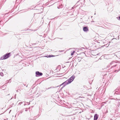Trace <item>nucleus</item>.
I'll use <instances>...</instances> for the list:
<instances>
[{"mask_svg": "<svg viewBox=\"0 0 120 120\" xmlns=\"http://www.w3.org/2000/svg\"><path fill=\"white\" fill-rule=\"evenodd\" d=\"M27 86L26 87H27Z\"/></svg>", "mask_w": 120, "mask_h": 120, "instance_id": "b1692460", "label": "nucleus"}, {"mask_svg": "<svg viewBox=\"0 0 120 120\" xmlns=\"http://www.w3.org/2000/svg\"><path fill=\"white\" fill-rule=\"evenodd\" d=\"M26 105L25 104H24V105Z\"/></svg>", "mask_w": 120, "mask_h": 120, "instance_id": "393cba45", "label": "nucleus"}, {"mask_svg": "<svg viewBox=\"0 0 120 120\" xmlns=\"http://www.w3.org/2000/svg\"><path fill=\"white\" fill-rule=\"evenodd\" d=\"M118 20H120V16H119L116 18Z\"/></svg>", "mask_w": 120, "mask_h": 120, "instance_id": "ddd939ff", "label": "nucleus"}, {"mask_svg": "<svg viewBox=\"0 0 120 120\" xmlns=\"http://www.w3.org/2000/svg\"><path fill=\"white\" fill-rule=\"evenodd\" d=\"M96 14L95 13L94 14L95 15Z\"/></svg>", "mask_w": 120, "mask_h": 120, "instance_id": "5701e85b", "label": "nucleus"}, {"mask_svg": "<svg viewBox=\"0 0 120 120\" xmlns=\"http://www.w3.org/2000/svg\"><path fill=\"white\" fill-rule=\"evenodd\" d=\"M54 88V87H53L51 86L50 87L48 88V89L46 88V90H48L50 88Z\"/></svg>", "mask_w": 120, "mask_h": 120, "instance_id": "f8f14e48", "label": "nucleus"}, {"mask_svg": "<svg viewBox=\"0 0 120 120\" xmlns=\"http://www.w3.org/2000/svg\"><path fill=\"white\" fill-rule=\"evenodd\" d=\"M63 82L64 84V85H63L64 86H65L66 85L69 84L67 80Z\"/></svg>", "mask_w": 120, "mask_h": 120, "instance_id": "6e6552de", "label": "nucleus"}, {"mask_svg": "<svg viewBox=\"0 0 120 120\" xmlns=\"http://www.w3.org/2000/svg\"><path fill=\"white\" fill-rule=\"evenodd\" d=\"M63 73H61V74H58L57 75H63Z\"/></svg>", "mask_w": 120, "mask_h": 120, "instance_id": "4468645a", "label": "nucleus"}, {"mask_svg": "<svg viewBox=\"0 0 120 120\" xmlns=\"http://www.w3.org/2000/svg\"><path fill=\"white\" fill-rule=\"evenodd\" d=\"M55 56H54L53 55H47L46 56H45V57H46L47 58H50L52 57H54Z\"/></svg>", "mask_w": 120, "mask_h": 120, "instance_id": "0eeeda50", "label": "nucleus"}, {"mask_svg": "<svg viewBox=\"0 0 120 120\" xmlns=\"http://www.w3.org/2000/svg\"><path fill=\"white\" fill-rule=\"evenodd\" d=\"M17 92H19V91H20V90H16Z\"/></svg>", "mask_w": 120, "mask_h": 120, "instance_id": "a211bd4d", "label": "nucleus"}, {"mask_svg": "<svg viewBox=\"0 0 120 120\" xmlns=\"http://www.w3.org/2000/svg\"><path fill=\"white\" fill-rule=\"evenodd\" d=\"M27 108L26 109V110H25V111H27Z\"/></svg>", "mask_w": 120, "mask_h": 120, "instance_id": "aec40b11", "label": "nucleus"}, {"mask_svg": "<svg viewBox=\"0 0 120 120\" xmlns=\"http://www.w3.org/2000/svg\"><path fill=\"white\" fill-rule=\"evenodd\" d=\"M64 86H63L62 87H61L60 89L61 90L64 87Z\"/></svg>", "mask_w": 120, "mask_h": 120, "instance_id": "dca6fc26", "label": "nucleus"}, {"mask_svg": "<svg viewBox=\"0 0 120 120\" xmlns=\"http://www.w3.org/2000/svg\"><path fill=\"white\" fill-rule=\"evenodd\" d=\"M120 70V68L119 67V68L118 69H116L115 70V71L114 72H116L117 71V72H118Z\"/></svg>", "mask_w": 120, "mask_h": 120, "instance_id": "9d476101", "label": "nucleus"}, {"mask_svg": "<svg viewBox=\"0 0 120 120\" xmlns=\"http://www.w3.org/2000/svg\"><path fill=\"white\" fill-rule=\"evenodd\" d=\"M46 89H45V90H41V91H42V92H43V91H46Z\"/></svg>", "mask_w": 120, "mask_h": 120, "instance_id": "2eb2a0df", "label": "nucleus"}, {"mask_svg": "<svg viewBox=\"0 0 120 120\" xmlns=\"http://www.w3.org/2000/svg\"><path fill=\"white\" fill-rule=\"evenodd\" d=\"M0 75L2 76H3L4 75L3 73L2 72H1L0 73Z\"/></svg>", "mask_w": 120, "mask_h": 120, "instance_id": "9b49d317", "label": "nucleus"}, {"mask_svg": "<svg viewBox=\"0 0 120 120\" xmlns=\"http://www.w3.org/2000/svg\"><path fill=\"white\" fill-rule=\"evenodd\" d=\"M62 85H64V82L63 83L61 84L60 85V86Z\"/></svg>", "mask_w": 120, "mask_h": 120, "instance_id": "f3484780", "label": "nucleus"}, {"mask_svg": "<svg viewBox=\"0 0 120 120\" xmlns=\"http://www.w3.org/2000/svg\"><path fill=\"white\" fill-rule=\"evenodd\" d=\"M83 31L85 32H87L89 31L88 27L86 26H84L83 27Z\"/></svg>", "mask_w": 120, "mask_h": 120, "instance_id": "20e7f679", "label": "nucleus"}, {"mask_svg": "<svg viewBox=\"0 0 120 120\" xmlns=\"http://www.w3.org/2000/svg\"><path fill=\"white\" fill-rule=\"evenodd\" d=\"M75 51H73L71 53V56H72L74 55V53L75 52Z\"/></svg>", "mask_w": 120, "mask_h": 120, "instance_id": "1a4fd4ad", "label": "nucleus"}, {"mask_svg": "<svg viewBox=\"0 0 120 120\" xmlns=\"http://www.w3.org/2000/svg\"><path fill=\"white\" fill-rule=\"evenodd\" d=\"M116 62H115L114 61H112L110 64L111 65H112V66L111 67L116 66L117 64H116Z\"/></svg>", "mask_w": 120, "mask_h": 120, "instance_id": "39448f33", "label": "nucleus"}, {"mask_svg": "<svg viewBox=\"0 0 120 120\" xmlns=\"http://www.w3.org/2000/svg\"><path fill=\"white\" fill-rule=\"evenodd\" d=\"M28 120H33V119H31L29 118L28 119Z\"/></svg>", "mask_w": 120, "mask_h": 120, "instance_id": "6ab92c4d", "label": "nucleus"}, {"mask_svg": "<svg viewBox=\"0 0 120 120\" xmlns=\"http://www.w3.org/2000/svg\"><path fill=\"white\" fill-rule=\"evenodd\" d=\"M98 118V115L97 114H95L94 116V120H97Z\"/></svg>", "mask_w": 120, "mask_h": 120, "instance_id": "423d86ee", "label": "nucleus"}, {"mask_svg": "<svg viewBox=\"0 0 120 120\" xmlns=\"http://www.w3.org/2000/svg\"><path fill=\"white\" fill-rule=\"evenodd\" d=\"M11 53L10 52L7 53L3 55L2 56L0 57V60H5L8 58L11 55Z\"/></svg>", "mask_w": 120, "mask_h": 120, "instance_id": "f257e3e1", "label": "nucleus"}, {"mask_svg": "<svg viewBox=\"0 0 120 120\" xmlns=\"http://www.w3.org/2000/svg\"><path fill=\"white\" fill-rule=\"evenodd\" d=\"M60 51L61 52H62L63 51V50H61V51H59V52Z\"/></svg>", "mask_w": 120, "mask_h": 120, "instance_id": "412c9836", "label": "nucleus"}, {"mask_svg": "<svg viewBox=\"0 0 120 120\" xmlns=\"http://www.w3.org/2000/svg\"><path fill=\"white\" fill-rule=\"evenodd\" d=\"M22 103V102H20L19 103V104H20V105Z\"/></svg>", "mask_w": 120, "mask_h": 120, "instance_id": "4be33fe9", "label": "nucleus"}, {"mask_svg": "<svg viewBox=\"0 0 120 120\" xmlns=\"http://www.w3.org/2000/svg\"><path fill=\"white\" fill-rule=\"evenodd\" d=\"M36 76V77H38L42 76L43 74L42 73L39 72V71H37L35 72Z\"/></svg>", "mask_w": 120, "mask_h": 120, "instance_id": "7ed1b4c3", "label": "nucleus"}, {"mask_svg": "<svg viewBox=\"0 0 120 120\" xmlns=\"http://www.w3.org/2000/svg\"><path fill=\"white\" fill-rule=\"evenodd\" d=\"M75 77V76L73 75L69 79L67 80L68 83L69 84L71 83L74 80Z\"/></svg>", "mask_w": 120, "mask_h": 120, "instance_id": "f03ea898", "label": "nucleus"}, {"mask_svg": "<svg viewBox=\"0 0 120 120\" xmlns=\"http://www.w3.org/2000/svg\"><path fill=\"white\" fill-rule=\"evenodd\" d=\"M27 104H28V102H27Z\"/></svg>", "mask_w": 120, "mask_h": 120, "instance_id": "a878e982", "label": "nucleus"}]
</instances>
